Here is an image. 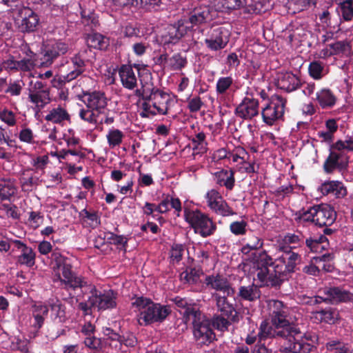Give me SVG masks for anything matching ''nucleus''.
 I'll list each match as a JSON object with an SVG mask.
<instances>
[{
	"instance_id": "6ab92c4d",
	"label": "nucleus",
	"mask_w": 353,
	"mask_h": 353,
	"mask_svg": "<svg viewBox=\"0 0 353 353\" xmlns=\"http://www.w3.org/2000/svg\"><path fill=\"white\" fill-rule=\"evenodd\" d=\"M341 157L342 155L341 153L331 151L329 156L324 162V171L327 174H331L335 169H338L339 171L345 170L347 166V158L345 159V161H340Z\"/></svg>"
},
{
	"instance_id": "052dcab7",
	"label": "nucleus",
	"mask_w": 353,
	"mask_h": 353,
	"mask_svg": "<svg viewBox=\"0 0 353 353\" xmlns=\"http://www.w3.org/2000/svg\"><path fill=\"white\" fill-rule=\"evenodd\" d=\"M334 54L344 53L349 49V45L345 41H336L327 46Z\"/></svg>"
},
{
	"instance_id": "6e6d98bb",
	"label": "nucleus",
	"mask_w": 353,
	"mask_h": 353,
	"mask_svg": "<svg viewBox=\"0 0 353 353\" xmlns=\"http://www.w3.org/2000/svg\"><path fill=\"white\" fill-rule=\"evenodd\" d=\"M112 339L114 341H119L121 344H123L127 347H134L137 343V338L132 334H127L126 336L114 334V337H112Z\"/></svg>"
},
{
	"instance_id": "58836bf2",
	"label": "nucleus",
	"mask_w": 353,
	"mask_h": 353,
	"mask_svg": "<svg viewBox=\"0 0 353 353\" xmlns=\"http://www.w3.org/2000/svg\"><path fill=\"white\" fill-rule=\"evenodd\" d=\"M48 312V307L46 305H34L33 311V316L34 319L33 325L34 327L39 329L42 327L44 322V318L43 316L46 315Z\"/></svg>"
},
{
	"instance_id": "f8f14e48",
	"label": "nucleus",
	"mask_w": 353,
	"mask_h": 353,
	"mask_svg": "<svg viewBox=\"0 0 353 353\" xmlns=\"http://www.w3.org/2000/svg\"><path fill=\"white\" fill-rule=\"evenodd\" d=\"M19 14L22 18L20 22H17L19 31L21 32L35 31L39 23L38 15L30 8L26 7L20 9Z\"/></svg>"
},
{
	"instance_id": "0e129e2a",
	"label": "nucleus",
	"mask_w": 353,
	"mask_h": 353,
	"mask_svg": "<svg viewBox=\"0 0 353 353\" xmlns=\"http://www.w3.org/2000/svg\"><path fill=\"white\" fill-rule=\"evenodd\" d=\"M163 0H138L139 7L157 10L163 4Z\"/></svg>"
},
{
	"instance_id": "2f4dec72",
	"label": "nucleus",
	"mask_w": 353,
	"mask_h": 353,
	"mask_svg": "<svg viewBox=\"0 0 353 353\" xmlns=\"http://www.w3.org/2000/svg\"><path fill=\"white\" fill-rule=\"evenodd\" d=\"M183 319L185 323L192 320V324L194 326L196 323H199L208 318L199 310L198 305L194 303L187 312L184 313Z\"/></svg>"
},
{
	"instance_id": "20e7f679",
	"label": "nucleus",
	"mask_w": 353,
	"mask_h": 353,
	"mask_svg": "<svg viewBox=\"0 0 353 353\" xmlns=\"http://www.w3.org/2000/svg\"><path fill=\"white\" fill-rule=\"evenodd\" d=\"M185 221L194 229V232L202 237L212 235L216 230V225L206 214L199 210H184Z\"/></svg>"
},
{
	"instance_id": "c9c22d12",
	"label": "nucleus",
	"mask_w": 353,
	"mask_h": 353,
	"mask_svg": "<svg viewBox=\"0 0 353 353\" xmlns=\"http://www.w3.org/2000/svg\"><path fill=\"white\" fill-rule=\"evenodd\" d=\"M48 305L55 319H57L60 323L64 322L66 320L65 307L61 303L60 300L58 299H50L48 301Z\"/></svg>"
},
{
	"instance_id": "cd10ccee",
	"label": "nucleus",
	"mask_w": 353,
	"mask_h": 353,
	"mask_svg": "<svg viewBox=\"0 0 353 353\" xmlns=\"http://www.w3.org/2000/svg\"><path fill=\"white\" fill-rule=\"evenodd\" d=\"M30 101L36 105L37 112H39L46 105L50 102V94L48 90H30L28 95Z\"/></svg>"
},
{
	"instance_id": "49530a36",
	"label": "nucleus",
	"mask_w": 353,
	"mask_h": 353,
	"mask_svg": "<svg viewBox=\"0 0 353 353\" xmlns=\"http://www.w3.org/2000/svg\"><path fill=\"white\" fill-rule=\"evenodd\" d=\"M193 149L198 150L199 152H204L206 151L207 143L205 141V134L203 132H200L196 134L191 139Z\"/></svg>"
},
{
	"instance_id": "8fccbe9b",
	"label": "nucleus",
	"mask_w": 353,
	"mask_h": 353,
	"mask_svg": "<svg viewBox=\"0 0 353 353\" xmlns=\"http://www.w3.org/2000/svg\"><path fill=\"white\" fill-rule=\"evenodd\" d=\"M15 190L16 189L12 183H0V199L2 201L10 199L14 194Z\"/></svg>"
},
{
	"instance_id": "aec40b11",
	"label": "nucleus",
	"mask_w": 353,
	"mask_h": 353,
	"mask_svg": "<svg viewBox=\"0 0 353 353\" xmlns=\"http://www.w3.org/2000/svg\"><path fill=\"white\" fill-rule=\"evenodd\" d=\"M216 305L222 316H226L232 323L239 321L238 312L232 303H230L225 296H215Z\"/></svg>"
},
{
	"instance_id": "f3484780",
	"label": "nucleus",
	"mask_w": 353,
	"mask_h": 353,
	"mask_svg": "<svg viewBox=\"0 0 353 353\" xmlns=\"http://www.w3.org/2000/svg\"><path fill=\"white\" fill-rule=\"evenodd\" d=\"M69 50L68 45L64 42L57 41L51 45L41 59V66L50 65L54 59L59 56L65 54Z\"/></svg>"
},
{
	"instance_id": "5701e85b",
	"label": "nucleus",
	"mask_w": 353,
	"mask_h": 353,
	"mask_svg": "<svg viewBox=\"0 0 353 353\" xmlns=\"http://www.w3.org/2000/svg\"><path fill=\"white\" fill-rule=\"evenodd\" d=\"M13 243L21 251V254L18 256L17 262L28 267L33 266L34 265L35 254L32 249L18 240L14 241Z\"/></svg>"
},
{
	"instance_id": "c756f323",
	"label": "nucleus",
	"mask_w": 353,
	"mask_h": 353,
	"mask_svg": "<svg viewBox=\"0 0 353 353\" xmlns=\"http://www.w3.org/2000/svg\"><path fill=\"white\" fill-rule=\"evenodd\" d=\"M47 121H50L53 123H61L65 121H70V116L67 110L58 105L57 108H52L49 113L45 117Z\"/></svg>"
},
{
	"instance_id": "13d9d810",
	"label": "nucleus",
	"mask_w": 353,
	"mask_h": 353,
	"mask_svg": "<svg viewBox=\"0 0 353 353\" xmlns=\"http://www.w3.org/2000/svg\"><path fill=\"white\" fill-rule=\"evenodd\" d=\"M233 79L230 77H221L216 83V92L219 94H224L232 85Z\"/></svg>"
},
{
	"instance_id": "bb28decb",
	"label": "nucleus",
	"mask_w": 353,
	"mask_h": 353,
	"mask_svg": "<svg viewBox=\"0 0 353 353\" xmlns=\"http://www.w3.org/2000/svg\"><path fill=\"white\" fill-rule=\"evenodd\" d=\"M319 190L324 195L331 194L336 197H343L347 194L343 183L338 181H326L321 185Z\"/></svg>"
},
{
	"instance_id": "473e14b6",
	"label": "nucleus",
	"mask_w": 353,
	"mask_h": 353,
	"mask_svg": "<svg viewBox=\"0 0 353 353\" xmlns=\"http://www.w3.org/2000/svg\"><path fill=\"white\" fill-rule=\"evenodd\" d=\"M72 70L68 72V74L73 79H76L85 71V61L83 59L80 52L75 54L71 59Z\"/></svg>"
},
{
	"instance_id": "72a5a7b5",
	"label": "nucleus",
	"mask_w": 353,
	"mask_h": 353,
	"mask_svg": "<svg viewBox=\"0 0 353 353\" xmlns=\"http://www.w3.org/2000/svg\"><path fill=\"white\" fill-rule=\"evenodd\" d=\"M87 42L89 47L100 50H105L110 45L109 38L99 33L89 35Z\"/></svg>"
},
{
	"instance_id": "6e6552de",
	"label": "nucleus",
	"mask_w": 353,
	"mask_h": 353,
	"mask_svg": "<svg viewBox=\"0 0 353 353\" xmlns=\"http://www.w3.org/2000/svg\"><path fill=\"white\" fill-rule=\"evenodd\" d=\"M194 339L200 346L208 345L216 339V334L214 332L211 321L209 319L196 323L193 326Z\"/></svg>"
},
{
	"instance_id": "e433bc0d",
	"label": "nucleus",
	"mask_w": 353,
	"mask_h": 353,
	"mask_svg": "<svg viewBox=\"0 0 353 353\" xmlns=\"http://www.w3.org/2000/svg\"><path fill=\"white\" fill-rule=\"evenodd\" d=\"M310 75L314 79L319 80L326 74L325 65L320 61H312L308 67Z\"/></svg>"
},
{
	"instance_id": "a18cd8bd",
	"label": "nucleus",
	"mask_w": 353,
	"mask_h": 353,
	"mask_svg": "<svg viewBox=\"0 0 353 353\" xmlns=\"http://www.w3.org/2000/svg\"><path fill=\"white\" fill-rule=\"evenodd\" d=\"M187 64L186 58L183 57L181 54L177 53L174 54L168 59V66L172 70H179L185 66Z\"/></svg>"
},
{
	"instance_id": "79ce46f5",
	"label": "nucleus",
	"mask_w": 353,
	"mask_h": 353,
	"mask_svg": "<svg viewBox=\"0 0 353 353\" xmlns=\"http://www.w3.org/2000/svg\"><path fill=\"white\" fill-rule=\"evenodd\" d=\"M99 112L92 109H81L79 112V117L83 121L93 125H96L99 122Z\"/></svg>"
},
{
	"instance_id": "680f3d73",
	"label": "nucleus",
	"mask_w": 353,
	"mask_h": 353,
	"mask_svg": "<svg viewBox=\"0 0 353 353\" xmlns=\"http://www.w3.org/2000/svg\"><path fill=\"white\" fill-rule=\"evenodd\" d=\"M184 248L181 244H176L172 247L170 250V258L173 262L179 263L183 256Z\"/></svg>"
},
{
	"instance_id": "a19ab883",
	"label": "nucleus",
	"mask_w": 353,
	"mask_h": 353,
	"mask_svg": "<svg viewBox=\"0 0 353 353\" xmlns=\"http://www.w3.org/2000/svg\"><path fill=\"white\" fill-rule=\"evenodd\" d=\"M320 316L321 321L326 323L334 324L339 319V312L336 309L328 308L316 312Z\"/></svg>"
},
{
	"instance_id": "69168bd1",
	"label": "nucleus",
	"mask_w": 353,
	"mask_h": 353,
	"mask_svg": "<svg viewBox=\"0 0 353 353\" xmlns=\"http://www.w3.org/2000/svg\"><path fill=\"white\" fill-rule=\"evenodd\" d=\"M51 261L53 265V269L55 271L57 269H60L61 265L68 261L69 259L63 256L58 252H53L51 254Z\"/></svg>"
},
{
	"instance_id": "2eb2a0df",
	"label": "nucleus",
	"mask_w": 353,
	"mask_h": 353,
	"mask_svg": "<svg viewBox=\"0 0 353 353\" xmlns=\"http://www.w3.org/2000/svg\"><path fill=\"white\" fill-rule=\"evenodd\" d=\"M83 96L85 98V103L88 108L92 109L99 114H105V111H108L107 98L103 92L97 91L85 92Z\"/></svg>"
},
{
	"instance_id": "393cba45",
	"label": "nucleus",
	"mask_w": 353,
	"mask_h": 353,
	"mask_svg": "<svg viewBox=\"0 0 353 353\" xmlns=\"http://www.w3.org/2000/svg\"><path fill=\"white\" fill-rule=\"evenodd\" d=\"M278 84L281 89L288 92L296 90L303 85L299 77L291 72L283 74L279 78Z\"/></svg>"
},
{
	"instance_id": "e2e57ef3",
	"label": "nucleus",
	"mask_w": 353,
	"mask_h": 353,
	"mask_svg": "<svg viewBox=\"0 0 353 353\" xmlns=\"http://www.w3.org/2000/svg\"><path fill=\"white\" fill-rule=\"evenodd\" d=\"M74 80L70 77L68 73L65 75L56 76L52 80V84L54 88L57 89H61L65 85L66 83H69Z\"/></svg>"
},
{
	"instance_id": "5fc2aeb1",
	"label": "nucleus",
	"mask_w": 353,
	"mask_h": 353,
	"mask_svg": "<svg viewBox=\"0 0 353 353\" xmlns=\"http://www.w3.org/2000/svg\"><path fill=\"white\" fill-rule=\"evenodd\" d=\"M231 322L232 321L229 319H225L221 315L214 316L211 323L212 326L216 327L217 330L224 331L228 330Z\"/></svg>"
},
{
	"instance_id": "9d476101",
	"label": "nucleus",
	"mask_w": 353,
	"mask_h": 353,
	"mask_svg": "<svg viewBox=\"0 0 353 353\" xmlns=\"http://www.w3.org/2000/svg\"><path fill=\"white\" fill-rule=\"evenodd\" d=\"M72 265L68 259L61 265L59 270H61L63 279L60 274L57 275L58 279L61 283L65 285L66 288L76 289L77 288H83L87 285V282L81 277L77 276L72 270Z\"/></svg>"
},
{
	"instance_id": "4be33fe9",
	"label": "nucleus",
	"mask_w": 353,
	"mask_h": 353,
	"mask_svg": "<svg viewBox=\"0 0 353 353\" xmlns=\"http://www.w3.org/2000/svg\"><path fill=\"white\" fill-rule=\"evenodd\" d=\"M249 6L248 12H255L256 8H253L249 4L248 0H214V6L216 10L225 12L230 10H236L242 6Z\"/></svg>"
},
{
	"instance_id": "09e8293b",
	"label": "nucleus",
	"mask_w": 353,
	"mask_h": 353,
	"mask_svg": "<svg viewBox=\"0 0 353 353\" xmlns=\"http://www.w3.org/2000/svg\"><path fill=\"white\" fill-rule=\"evenodd\" d=\"M123 137V132L118 129L111 130L107 134L108 142L111 148L119 145L122 142Z\"/></svg>"
},
{
	"instance_id": "b1692460",
	"label": "nucleus",
	"mask_w": 353,
	"mask_h": 353,
	"mask_svg": "<svg viewBox=\"0 0 353 353\" xmlns=\"http://www.w3.org/2000/svg\"><path fill=\"white\" fill-rule=\"evenodd\" d=\"M266 261L263 262L265 264L270 265L272 267V270L274 272V274L279 279H282V282L286 279L288 274L291 273L288 268L287 267L285 261L281 259V257L279 256L276 260L273 261V259L268 256L267 254L264 253Z\"/></svg>"
},
{
	"instance_id": "ddd939ff",
	"label": "nucleus",
	"mask_w": 353,
	"mask_h": 353,
	"mask_svg": "<svg viewBox=\"0 0 353 353\" xmlns=\"http://www.w3.org/2000/svg\"><path fill=\"white\" fill-rule=\"evenodd\" d=\"M234 114L244 120L252 119L259 114V101L253 98H244L235 108Z\"/></svg>"
},
{
	"instance_id": "f257e3e1",
	"label": "nucleus",
	"mask_w": 353,
	"mask_h": 353,
	"mask_svg": "<svg viewBox=\"0 0 353 353\" xmlns=\"http://www.w3.org/2000/svg\"><path fill=\"white\" fill-rule=\"evenodd\" d=\"M289 308L281 301H274L270 325L263 322L260 326L263 336L270 338H281L284 341L281 346L283 353H310L316 347L304 341L305 333L297 324L290 323L287 320Z\"/></svg>"
},
{
	"instance_id": "0eeeda50",
	"label": "nucleus",
	"mask_w": 353,
	"mask_h": 353,
	"mask_svg": "<svg viewBox=\"0 0 353 353\" xmlns=\"http://www.w3.org/2000/svg\"><path fill=\"white\" fill-rule=\"evenodd\" d=\"M170 312V310L166 306L152 302L148 307L141 312L138 321L141 325H147L154 322H161L168 316Z\"/></svg>"
},
{
	"instance_id": "39448f33",
	"label": "nucleus",
	"mask_w": 353,
	"mask_h": 353,
	"mask_svg": "<svg viewBox=\"0 0 353 353\" xmlns=\"http://www.w3.org/2000/svg\"><path fill=\"white\" fill-rule=\"evenodd\" d=\"M286 99L280 95L272 97V101L261 112L263 121L268 125L281 119L284 114Z\"/></svg>"
},
{
	"instance_id": "864d4df0",
	"label": "nucleus",
	"mask_w": 353,
	"mask_h": 353,
	"mask_svg": "<svg viewBox=\"0 0 353 353\" xmlns=\"http://www.w3.org/2000/svg\"><path fill=\"white\" fill-rule=\"evenodd\" d=\"M210 38L216 40L217 42H222V46H226L228 43V36L227 32L223 28H217L213 30Z\"/></svg>"
},
{
	"instance_id": "f704fd0d",
	"label": "nucleus",
	"mask_w": 353,
	"mask_h": 353,
	"mask_svg": "<svg viewBox=\"0 0 353 353\" xmlns=\"http://www.w3.org/2000/svg\"><path fill=\"white\" fill-rule=\"evenodd\" d=\"M341 21H350L353 19L352 0H344L338 3L336 9Z\"/></svg>"
},
{
	"instance_id": "3c124183",
	"label": "nucleus",
	"mask_w": 353,
	"mask_h": 353,
	"mask_svg": "<svg viewBox=\"0 0 353 353\" xmlns=\"http://www.w3.org/2000/svg\"><path fill=\"white\" fill-rule=\"evenodd\" d=\"M263 242L257 236H252L248 243L241 248V252L244 254H248L251 250H256L262 248Z\"/></svg>"
},
{
	"instance_id": "1a4fd4ad",
	"label": "nucleus",
	"mask_w": 353,
	"mask_h": 353,
	"mask_svg": "<svg viewBox=\"0 0 353 353\" xmlns=\"http://www.w3.org/2000/svg\"><path fill=\"white\" fill-rule=\"evenodd\" d=\"M266 259L263 254L261 255L258 262L257 278L261 283L267 286L279 287L282 283V279H279L270 265L263 263Z\"/></svg>"
},
{
	"instance_id": "a878e982",
	"label": "nucleus",
	"mask_w": 353,
	"mask_h": 353,
	"mask_svg": "<svg viewBox=\"0 0 353 353\" xmlns=\"http://www.w3.org/2000/svg\"><path fill=\"white\" fill-rule=\"evenodd\" d=\"M316 101L321 108H332L336 103L337 98L329 88H322L316 93Z\"/></svg>"
},
{
	"instance_id": "f03ea898",
	"label": "nucleus",
	"mask_w": 353,
	"mask_h": 353,
	"mask_svg": "<svg viewBox=\"0 0 353 353\" xmlns=\"http://www.w3.org/2000/svg\"><path fill=\"white\" fill-rule=\"evenodd\" d=\"M141 87L135 90V95L143 101L152 102V105L160 114L166 115L168 113L169 103L171 101L170 95L156 88L151 81L143 82Z\"/></svg>"
},
{
	"instance_id": "9b49d317",
	"label": "nucleus",
	"mask_w": 353,
	"mask_h": 353,
	"mask_svg": "<svg viewBox=\"0 0 353 353\" xmlns=\"http://www.w3.org/2000/svg\"><path fill=\"white\" fill-rule=\"evenodd\" d=\"M188 32V28L184 26V22L181 19L172 24H169L165 29L162 39L166 44H175Z\"/></svg>"
},
{
	"instance_id": "412c9836",
	"label": "nucleus",
	"mask_w": 353,
	"mask_h": 353,
	"mask_svg": "<svg viewBox=\"0 0 353 353\" xmlns=\"http://www.w3.org/2000/svg\"><path fill=\"white\" fill-rule=\"evenodd\" d=\"M261 296V291L258 285L252 283L249 285H241L236 294V299L240 301L254 302Z\"/></svg>"
},
{
	"instance_id": "37998d69",
	"label": "nucleus",
	"mask_w": 353,
	"mask_h": 353,
	"mask_svg": "<svg viewBox=\"0 0 353 353\" xmlns=\"http://www.w3.org/2000/svg\"><path fill=\"white\" fill-rule=\"evenodd\" d=\"M39 179L37 176H30L28 177L23 176L20 179V183L22 191L30 192L33 188L39 185Z\"/></svg>"
},
{
	"instance_id": "dca6fc26",
	"label": "nucleus",
	"mask_w": 353,
	"mask_h": 353,
	"mask_svg": "<svg viewBox=\"0 0 353 353\" xmlns=\"http://www.w3.org/2000/svg\"><path fill=\"white\" fill-rule=\"evenodd\" d=\"M205 283L213 290L226 293L228 296H233L235 294L234 289L231 287L230 281L223 275L217 274L207 276Z\"/></svg>"
},
{
	"instance_id": "4d7b16f0",
	"label": "nucleus",
	"mask_w": 353,
	"mask_h": 353,
	"mask_svg": "<svg viewBox=\"0 0 353 353\" xmlns=\"http://www.w3.org/2000/svg\"><path fill=\"white\" fill-rule=\"evenodd\" d=\"M259 341L254 345V349L252 350V353H271L272 350L269 349L263 341L266 338H270L268 336H263L261 333V330L259 333Z\"/></svg>"
},
{
	"instance_id": "4468645a",
	"label": "nucleus",
	"mask_w": 353,
	"mask_h": 353,
	"mask_svg": "<svg viewBox=\"0 0 353 353\" xmlns=\"http://www.w3.org/2000/svg\"><path fill=\"white\" fill-rule=\"evenodd\" d=\"M133 68L136 69L137 72L139 73L140 65L134 63L122 65L119 69V74L121 83L125 88L133 90L137 85V78L136 72Z\"/></svg>"
},
{
	"instance_id": "de8ad7c7",
	"label": "nucleus",
	"mask_w": 353,
	"mask_h": 353,
	"mask_svg": "<svg viewBox=\"0 0 353 353\" xmlns=\"http://www.w3.org/2000/svg\"><path fill=\"white\" fill-rule=\"evenodd\" d=\"M172 301L176 305L178 310L181 314L183 316L184 313H186L190 307L193 305L194 302L191 300H188L186 298H182L181 296H176L172 299Z\"/></svg>"
},
{
	"instance_id": "4c0bfd02",
	"label": "nucleus",
	"mask_w": 353,
	"mask_h": 353,
	"mask_svg": "<svg viewBox=\"0 0 353 353\" xmlns=\"http://www.w3.org/2000/svg\"><path fill=\"white\" fill-rule=\"evenodd\" d=\"M209 208L216 214L223 216L236 214V212L228 205L223 199L212 203Z\"/></svg>"
},
{
	"instance_id": "bf43d9fd",
	"label": "nucleus",
	"mask_w": 353,
	"mask_h": 353,
	"mask_svg": "<svg viewBox=\"0 0 353 353\" xmlns=\"http://www.w3.org/2000/svg\"><path fill=\"white\" fill-rule=\"evenodd\" d=\"M332 259V256L330 254H325L319 257L314 258L316 263H323L321 269L325 272H331L334 270V266L330 263H325Z\"/></svg>"
},
{
	"instance_id": "c85d7f7f",
	"label": "nucleus",
	"mask_w": 353,
	"mask_h": 353,
	"mask_svg": "<svg viewBox=\"0 0 353 353\" xmlns=\"http://www.w3.org/2000/svg\"><path fill=\"white\" fill-rule=\"evenodd\" d=\"M283 254L281 256V259L285 261V263L291 272L295 271L296 265L299 264L301 261V256L299 254L292 251L291 247H283Z\"/></svg>"
},
{
	"instance_id": "7c9ffc66",
	"label": "nucleus",
	"mask_w": 353,
	"mask_h": 353,
	"mask_svg": "<svg viewBox=\"0 0 353 353\" xmlns=\"http://www.w3.org/2000/svg\"><path fill=\"white\" fill-rule=\"evenodd\" d=\"M234 172L233 170H223L216 172L214 176L216 179V183L224 185L228 190H232L234 185Z\"/></svg>"
},
{
	"instance_id": "ea45409f",
	"label": "nucleus",
	"mask_w": 353,
	"mask_h": 353,
	"mask_svg": "<svg viewBox=\"0 0 353 353\" xmlns=\"http://www.w3.org/2000/svg\"><path fill=\"white\" fill-rule=\"evenodd\" d=\"M35 66H41V62L39 63L37 59V54L32 53V55H28V57L24 58L19 61V70L21 71H30Z\"/></svg>"
},
{
	"instance_id": "774afa93",
	"label": "nucleus",
	"mask_w": 353,
	"mask_h": 353,
	"mask_svg": "<svg viewBox=\"0 0 353 353\" xmlns=\"http://www.w3.org/2000/svg\"><path fill=\"white\" fill-rule=\"evenodd\" d=\"M0 119L10 126H13L16 124L14 114L8 110H4L0 113Z\"/></svg>"
},
{
	"instance_id": "a211bd4d",
	"label": "nucleus",
	"mask_w": 353,
	"mask_h": 353,
	"mask_svg": "<svg viewBox=\"0 0 353 353\" xmlns=\"http://www.w3.org/2000/svg\"><path fill=\"white\" fill-rule=\"evenodd\" d=\"M323 293L327 296V299L331 304L353 301V294L339 287L325 288L323 290Z\"/></svg>"
},
{
	"instance_id": "c03bdc74",
	"label": "nucleus",
	"mask_w": 353,
	"mask_h": 353,
	"mask_svg": "<svg viewBox=\"0 0 353 353\" xmlns=\"http://www.w3.org/2000/svg\"><path fill=\"white\" fill-rule=\"evenodd\" d=\"M117 305L115 297L113 296L112 293H107L100 294V299L99 303V310H106L115 307Z\"/></svg>"
},
{
	"instance_id": "603ef678",
	"label": "nucleus",
	"mask_w": 353,
	"mask_h": 353,
	"mask_svg": "<svg viewBox=\"0 0 353 353\" xmlns=\"http://www.w3.org/2000/svg\"><path fill=\"white\" fill-rule=\"evenodd\" d=\"M248 223L245 221H236L230 223V232L236 236L244 235L246 233Z\"/></svg>"
},
{
	"instance_id": "338daca9",
	"label": "nucleus",
	"mask_w": 353,
	"mask_h": 353,
	"mask_svg": "<svg viewBox=\"0 0 353 353\" xmlns=\"http://www.w3.org/2000/svg\"><path fill=\"white\" fill-rule=\"evenodd\" d=\"M85 345L94 350H98L101 348V341L100 339L94 336H87L84 340Z\"/></svg>"
},
{
	"instance_id": "423d86ee",
	"label": "nucleus",
	"mask_w": 353,
	"mask_h": 353,
	"mask_svg": "<svg viewBox=\"0 0 353 353\" xmlns=\"http://www.w3.org/2000/svg\"><path fill=\"white\" fill-rule=\"evenodd\" d=\"M214 11L208 6L195 8L190 12L188 16L180 19L184 22V26L188 28V32L193 30L195 26L207 23L213 19Z\"/></svg>"
},
{
	"instance_id": "7ed1b4c3",
	"label": "nucleus",
	"mask_w": 353,
	"mask_h": 353,
	"mask_svg": "<svg viewBox=\"0 0 353 353\" xmlns=\"http://www.w3.org/2000/svg\"><path fill=\"white\" fill-rule=\"evenodd\" d=\"M299 218L303 221H311L319 227H329L335 221L336 213L330 205L322 203L304 211Z\"/></svg>"
}]
</instances>
